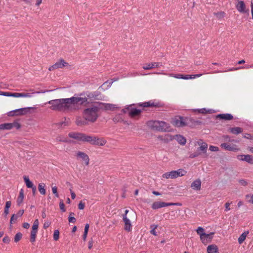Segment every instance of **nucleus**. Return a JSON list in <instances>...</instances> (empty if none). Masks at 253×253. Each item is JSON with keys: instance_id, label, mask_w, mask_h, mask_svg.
Listing matches in <instances>:
<instances>
[{"instance_id": "obj_47", "label": "nucleus", "mask_w": 253, "mask_h": 253, "mask_svg": "<svg viewBox=\"0 0 253 253\" xmlns=\"http://www.w3.org/2000/svg\"><path fill=\"white\" fill-rule=\"evenodd\" d=\"M210 150L212 152H216L219 151L218 147L214 146H210L209 148Z\"/></svg>"}, {"instance_id": "obj_35", "label": "nucleus", "mask_w": 253, "mask_h": 253, "mask_svg": "<svg viewBox=\"0 0 253 253\" xmlns=\"http://www.w3.org/2000/svg\"><path fill=\"white\" fill-rule=\"evenodd\" d=\"M11 204V203L10 201H7L5 203L4 213L5 214L6 216L9 213V208L10 207Z\"/></svg>"}, {"instance_id": "obj_51", "label": "nucleus", "mask_w": 253, "mask_h": 253, "mask_svg": "<svg viewBox=\"0 0 253 253\" xmlns=\"http://www.w3.org/2000/svg\"><path fill=\"white\" fill-rule=\"evenodd\" d=\"M7 116L9 117L17 116L16 115V112H15V110L8 112Z\"/></svg>"}, {"instance_id": "obj_3", "label": "nucleus", "mask_w": 253, "mask_h": 253, "mask_svg": "<svg viewBox=\"0 0 253 253\" xmlns=\"http://www.w3.org/2000/svg\"><path fill=\"white\" fill-rule=\"evenodd\" d=\"M122 217L124 222V229L127 232L131 231L132 224L135 223L137 219V215L135 212L133 211L126 210Z\"/></svg>"}, {"instance_id": "obj_25", "label": "nucleus", "mask_w": 253, "mask_h": 253, "mask_svg": "<svg viewBox=\"0 0 253 253\" xmlns=\"http://www.w3.org/2000/svg\"><path fill=\"white\" fill-rule=\"evenodd\" d=\"M208 253H218V248L215 245L212 244L209 245L207 247Z\"/></svg>"}, {"instance_id": "obj_34", "label": "nucleus", "mask_w": 253, "mask_h": 253, "mask_svg": "<svg viewBox=\"0 0 253 253\" xmlns=\"http://www.w3.org/2000/svg\"><path fill=\"white\" fill-rule=\"evenodd\" d=\"M55 140L57 142H68V140L67 139V138L63 135H59L57 136L55 138Z\"/></svg>"}, {"instance_id": "obj_32", "label": "nucleus", "mask_w": 253, "mask_h": 253, "mask_svg": "<svg viewBox=\"0 0 253 253\" xmlns=\"http://www.w3.org/2000/svg\"><path fill=\"white\" fill-rule=\"evenodd\" d=\"M38 190L41 194L45 195L46 193L45 184L43 183H39L38 185Z\"/></svg>"}, {"instance_id": "obj_12", "label": "nucleus", "mask_w": 253, "mask_h": 253, "mask_svg": "<svg viewBox=\"0 0 253 253\" xmlns=\"http://www.w3.org/2000/svg\"><path fill=\"white\" fill-rule=\"evenodd\" d=\"M76 156L78 160L82 161L86 166L88 165L89 158L86 154L82 151H77L76 154Z\"/></svg>"}, {"instance_id": "obj_45", "label": "nucleus", "mask_w": 253, "mask_h": 253, "mask_svg": "<svg viewBox=\"0 0 253 253\" xmlns=\"http://www.w3.org/2000/svg\"><path fill=\"white\" fill-rule=\"evenodd\" d=\"M225 13L224 12H219L214 14L217 18H222L225 16Z\"/></svg>"}, {"instance_id": "obj_22", "label": "nucleus", "mask_w": 253, "mask_h": 253, "mask_svg": "<svg viewBox=\"0 0 253 253\" xmlns=\"http://www.w3.org/2000/svg\"><path fill=\"white\" fill-rule=\"evenodd\" d=\"M174 140L181 145H184L186 143V139L180 134H176L174 135Z\"/></svg>"}, {"instance_id": "obj_8", "label": "nucleus", "mask_w": 253, "mask_h": 253, "mask_svg": "<svg viewBox=\"0 0 253 253\" xmlns=\"http://www.w3.org/2000/svg\"><path fill=\"white\" fill-rule=\"evenodd\" d=\"M188 119L181 116H176L173 118L171 123L175 127H184L187 124Z\"/></svg>"}, {"instance_id": "obj_44", "label": "nucleus", "mask_w": 253, "mask_h": 253, "mask_svg": "<svg viewBox=\"0 0 253 253\" xmlns=\"http://www.w3.org/2000/svg\"><path fill=\"white\" fill-rule=\"evenodd\" d=\"M239 183L242 186H247L248 184V182L245 179H241L239 180Z\"/></svg>"}, {"instance_id": "obj_52", "label": "nucleus", "mask_w": 253, "mask_h": 253, "mask_svg": "<svg viewBox=\"0 0 253 253\" xmlns=\"http://www.w3.org/2000/svg\"><path fill=\"white\" fill-rule=\"evenodd\" d=\"M85 207V204L84 203H83L82 201H81L79 205H78V208L80 210H83L84 209Z\"/></svg>"}, {"instance_id": "obj_19", "label": "nucleus", "mask_w": 253, "mask_h": 253, "mask_svg": "<svg viewBox=\"0 0 253 253\" xmlns=\"http://www.w3.org/2000/svg\"><path fill=\"white\" fill-rule=\"evenodd\" d=\"M35 109H36V108L33 107H25L16 109L15 110V112H16L17 116H23L29 113L30 110Z\"/></svg>"}, {"instance_id": "obj_64", "label": "nucleus", "mask_w": 253, "mask_h": 253, "mask_svg": "<svg viewBox=\"0 0 253 253\" xmlns=\"http://www.w3.org/2000/svg\"><path fill=\"white\" fill-rule=\"evenodd\" d=\"M71 195V198L72 199H75L76 198V194L75 192L71 190H70Z\"/></svg>"}, {"instance_id": "obj_59", "label": "nucleus", "mask_w": 253, "mask_h": 253, "mask_svg": "<svg viewBox=\"0 0 253 253\" xmlns=\"http://www.w3.org/2000/svg\"><path fill=\"white\" fill-rule=\"evenodd\" d=\"M12 125H13V127H15L17 128V129L19 128L20 127V125H19V124H18V123H16V122H14V123H12Z\"/></svg>"}, {"instance_id": "obj_40", "label": "nucleus", "mask_w": 253, "mask_h": 253, "mask_svg": "<svg viewBox=\"0 0 253 253\" xmlns=\"http://www.w3.org/2000/svg\"><path fill=\"white\" fill-rule=\"evenodd\" d=\"M164 139H165V140H166L168 141H172V140H174V135L172 136L169 134H166L165 136Z\"/></svg>"}, {"instance_id": "obj_1", "label": "nucleus", "mask_w": 253, "mask_h": 253, "mask_svg": "<svg viewBox=\"0 0 253 253\" xmlns=\"http://www.w3.org/2000/svg\"><path fill=\"white\" fill-rule=\"evenodd\" d=\"M87 102V97L84 94H80L71 98L52 100L47 103L51 105L50 108L52 110L73 111L78 109L80 106Z\"/></svg>"}, {"instance_id": "obj_33", "label": "nucleus", "mask_w": 253, "mask_h": 253, "mask_svg": "<svg viewBox=\"0 0 253 253\" xmlns=\"http://www.w3.org/2000/svg\"><path fill=\"white\" fill-rule=\"evenodd\" d=\"M218 118L226 120H231L233 119V116L229 114H220L218 116Z\"/></svg>"}, {"instance_id": "obj_16", "label": "nucleus", "mask_w": 253, "mask_h": 253, "mask_svg": "<svg viewBox=\"0 0 253 253\" xmlns=\"http://www.w3.org/2000/svg\"><path fill=\"white\" fill-rule=\"evenodd\" d=\"M98 106L99 109H101L105 111H115L118 108L116 105L109 103H100L98 104Z\"/></svg>"}, {"instance_id": "obj_14", "label": "nucleus", "mask_w": 253, "mask_h": 253, "mask_svg": "<svg viewBox=\"0 0 253 253\" xmlns=\"http://www.w3.org/2000/svg\"><path fill=\"white\" fill-rule=\"evenodd\" d=\"M220 146L224 150L229 151L238 152L240 150V148L237 145L234 144L223 143L221 144Z\"/></svg>"}, {"instance_id": "obj_48", "label": "nucleus", "mask_w": 253, "mask_h": 253, "mask_svg": "<svg viewBox=\"0 0 253 253\" xmlns=\"http://www.w3.org/2000/svg\"><path fill=\"white\" fill-rule=\"evenodd\" d=\"M59 206H60V209L62 211L64 212L66 211V209L65 208V205H64V204L63 201H62L60 202Z\"/></svg>"}, {"instance_id": "obj_15", "label": "nucleus", "mask_w": 253, "mask_h": 253, "mask_svg": "<svg viewBox=\"0 0 253 253\" xmlns=\"http://www.w3.org/2000/svg\"><path fill=\"white\" fill-rule=\"evenodd\" d=\"M69 64L63 59H60L56 62L54 65L49 68V70L53 71L57 69L68 67Z\"/></svg>"}, {"instance_id": "obj_38", "label": "nucleus", "mask_w": 253, "mask_h": 253, "mask_svg": "<svg viewBox=\"0 0 253 253\" xmlns=\"http://www.w3.org/2000/svg\"><path fill=\"white\" fill-rule=\"evenodd\" d=\"M245 198L249 203L253 204V194H247L245 196Z\"/></svg>"}, {"instance_id": "obj_9", "label": "nucleus", "mask_w": 253, "mask_h": 253, "mask_svg": "<svg viewBox=\"0 0 253 253\" xmlns=\"http://www.w3.org/2000/svg\"><path fill=\"white\" fill-rule=\"evenodd\" d=\"M34 93V92L30 93V92H14L12 93L10 92H5V96H8V97H13L15 98H30L32 97V94Z\"/></svg>"}, {"instance_id": "obj_54", "label": "nucleus", "mask_w": 253, "mask_h": 253, "mask_svg": "<svg viewBox=\"0 0 253 253\" xmlns=\"http://www.w3.org/2000/svg\"><path fill=\"white\" fill-rule=\"evenodd\" d=\"M2 241L4 242V243H9V241H10V239L9 238L7 237V236H5L3 239H2Z\"/></svg>"}, {"instance_id": "obj_4", "label": "nucleus", "mask_w": 253, "mask_h": 253, "mask_svg": "<svg viewBox=\"0 0 253 253\" xmlns=\"http://www.w3.org/2000/svg\"><path fill=\"white\" fill-rule=\"evenodd\" d=\"M82 138L83 139L82 141L88 142L92 145L103 146L106 143V141L103 138H99L95 136L88 135L84 134Z\"/></svg>"}, {"instance_id": "obj_13", "label": "nucleus", "mask_w": 253, "mask_h": 253, "mask_svg": "<svg viewBox=\"0 0 253 253\" xmlns=\"http://www.w3.org/2000/svg\"><path fill=\"white\" fill-rule=\"evenodd\" d=\"M236 8L238 12L242 14L249 13V9L247 8L245 3L243 0H239L236 4Z\"/></svg>"}, {"instance_id": "obj_18", "label": "nucleus", "mask_w": 253, "mask_h": 253, "mask_svg": "<svg viewBox=\"0 0 253 253\" xmlns=\"http://www.w3.org/2000/svg\"><path fill=\"white\" fill-rule=\"evenodd\" d=\"M176 204L174 203H167L163 202L156 201L152 204L151 207L153 210H157L160 208Z\"/></svg>"}, {"instance_id": "obj_46", "label": "nucleus", "mask_w": 253, "mask_h": 253, "mask_svg": "<svg viewBox=\"0 0 253 253\" xmlns=\"http://www.w3.org/2000/svg\"><path fill=\"white\" fill-rule=\"evenodd\" d=\"M199 113L205 114L207 113H211V110H207L205 108H203L198 110Z\"/></svg>"}, {"instance_id": "obj_63", "label": "nucleus", "mask_w": 253, "mask_h": 253, "mask_svg": "<svg viewBox=\"0 0 253 253\" xmlns=\"http://www.w3.org/2000/svg\"><path fill=\"white\" fill-rule=\"evenodd\" d=\"M93 246V241L91 240L88 242V249H91Z\"/></svg>"}, {"instance_id": "obj_11", "label": "nucleus", "mask_w": 253, "mask_h": 253, "mask_svg": "<svg viewBox=\"0 0 253 253\" xmlns=\"http://www.w3.org/2000/svg\"><path fill=\"white\" fill-rule=\"evenodd\" d=\"M39 221L38 219L34 220L33 224L32 226V230L30 235V241L34 243L36 240L37 233L38 232Z\"/></svg>"}, {"instance_id": "obj_43", "label": "nucleus", "mask_w": 253, "mask_h": 253, "mask_svg": "<svg viewBox=\"0 0 253 253\" xmlns=\"http://www.w3.org/2000/svg\"><path fill=\"white\" fill-rule=\"evenodd\" d=\"M139 106L144 107H147L152 106L153 104L151 103L150 102H144V103L139 104Z\"/></svg>"}, {"instance_id": "obj_23", "label": "nucleus", "mask_w": 253, "mask_h": 253, "mask_svg": "<svg viewBox=\"0 0 253 253\" xmlns=\"http://www.w3.org/2000/svg\"><path fill=\"white\" fill-rule=\"evenodd\" d=\"M83 133H76V132H70L68 135L70 138H74L76 140L82 141Z\"/></svg>"}, {"instance_id": "obj_26", "label": "nucleus", "mask_w": 253, "mask_h": 253, "mask_svg": "<svg viewBox=\"0 0 253 253\" xmlns=\"http://www.w3.org/2000/svg\"><path fill=\"white\" fill-rule=\"evenodd\" d=\"M159 67V65L157 63H151L146 64L143 65V68L144 70H150L155 68H158Z\"/></svg>"}, {"instance_id": "obj_6", "label": "nucleus", "mask_w": 253, "mask_h": 253, "mask_svg": "<svg viewBox=\"0 0 253 253\" xmlns=\"http://www.w3.org/2000/svg\"><path fill=\"white\" fill-rule=\"evenodd\" d=\"M124 113H127L132 118H138L141 115L142 110L135 107L133 105H129L123 109Z\"/></svg>"}, {"instance_id": "obj_31", "label": "nucleus", "mask_w": 253, "mask_h": 253, "mask_svg": "<svg viewBox=\"0 0 253 253\" xmlns=\"http://www.w3.org/2000/svg\"><path fill=\"white\" fill-rule=\"evenodd\" d=\"M13 128L12 123H6L0 125V129H10Z\"/></svg>"}, {"instance_id": "obj_60", "label": "nucleus", "mask_w": 253, "mask_h": 253, "mask_svg": "<svg viewBox=\"0 0 253 253\" xmlns=\"http://www.w3.org/2000/svg\"><path fill=\"white\" fill-rule=\"evenodd\" d=\"M24 211L23 210H21L18 211L17 214H16V215H17V217L21 216L23 215V214L24 213Z\"/></svg>"}, {"instance_id": "obj_56", "label": "nucleus", "mask_w": 253, "mask_h": 253, "mask_svg": "<svg viewBox=\"0 0 253 253\" xmlns=\"http://www.w3.org/2000/svg\"><path fill=\"white\" fill-rule=\"evenodd\" d=\"M30 226V224L27 222H24L22 224V227L25 229H28Z\"/></svg>"}, {"instance_id": "obj_7", "label": "nucleus", "mask_w": 253, "mask_h": 253, "mask_svg": "<svg viewBox=\"0 0 253 253\" xmlns=\"http://www.w3.org/2000/svg\"><path fill=\"white\" fill-rule=\"evenodd\" d=\"M148 125L152 128L158 130L167 131L169 128L168 124L164 122L151 121L148 123Z\"/></svg>"}, {"instance_id": "obj_21", "label": "nucleus", "mask_w": 253, "mask_h": 253, "mask_svg": "<svg viewBox=\"0 0 253 253\" xmlns=\"http://www.w3.org/2000/svg\"><path fill=\"white\" fill-rule=\"evenodd\" d=\"M190 187L195 191H199L201 188V181L199 178L193 181L190 185Z\"/></svg>"}, {"instance_id": "obj_36", "label": "nucleus", "mask_w": 253, "mask_h": 253, "mask_svg": "<svg viewBox=\"0 0 253 253\" xmlns=\"http://www.w3.org/2000/svg\"><path fill=\"white\" fill-rule=\"evenodd\" d=\"M89 224H86L85 225V227H84V235H83V240L84 241H85L86 240V237H87V233H88V229H89Z\"/></svg>"}, {"instance_id": "obj_42", "label": "nucleus", "mask_w": 253, "mask_h": 253, "mask_svg": "<svg viewBox=\"0 0 253 253\" xmlns=\"http://www.w3.org/2000/svg\"><path fill=\"white\" fill-rule=\"evenodd\" d=\"M21 237H22L21 233H17L15 235V237H14V241L15 242H18L21 239Z\"/></svg>"}, {"instance_id": "obj_55", "label": "nucleus", "mask_w": 253, "mask_h": 253, "mask_svg": "<svg viewBox=\"0 0 253 253\" xmlns=\"http://www.w3.org/2000/svg\"><path fill=\"white\" fill-rule=\"evenodd\" d=\"M244 137L247 139H253V136H252L250 134H245L244 135Z\"/></svg>"}, {"instance_id": "obj_58", "label": "nucleus", "mask_w": 253, "mask_h": 253, "mask_svg": "<svg viewBox=\"0 0 253 253\" xmlns=\"http://www.w3.org/2000/svg\"><path fill=\"white\" fill-rule=\"evenodd\" d=\"M122 120V118L120 117L119 115L116 116L113 119L114 122H119L120 120Z\"/></svg>"}, {"instance_id": "obj_50", "label": "nucleus", "mask_w": 253, "mask_h": 253, "mask_svg": "<svg viewBox=\"0 0 253 253\" xmlns=\"http://www.w3.org/2000/svg\"><path fill=\"white\" fill-rule=\"evenodd\" d=\"M50 222L49 221H45L43 224V227L44 229H46L50 225Z\"/></svg>"}, {"instance_id": "obj_37", "label": "nucleus", "mask_w": 253, "mask_h": 253, "mask_svg": "<svg viewBox=\"0 0 253 253\" xmlns=\"http://www.w3.org/2000/svg\"><path fill=\"white\" fill-rule=\"evenodd\" d=\"M197 234L200 236V238H201L206 233L204 232V229L202 227H199L196 230Z\"/></svg>"}, {"instance_id": "obj_49", "label": "nucleus", "mask_w": 253, "mask_h": 253, "mask_svg": "<svg viewBox=\"0 0 253 253\" xmlns=\"http://www.w3.org/2000/svg\"><path fill=\"white\" fill-rule=\"evenodd\" d=\"M17 215L16 214H13L12 215L10 221V223L12 224L13 222H15L17 220Z\"/></svg>"}, {"instance_id": "obj_57", "label": "nucleus", "mask_w": 253, "mask_h": 253, "mask_svg": "<svg viewBox=\"0 0 253 253\" xmlns=\"http://www.w3.org/2000/svg\"><path fill=\"white\" fill-rule=\"evenodd\" d=\"M69 221L70 222L74 223L76 221V218L74 216H69Z\"/></svg>"}, {"instance_id": "obj_53", "label": "nucleus", "mask_w": 253, "mask_h": 253, "mask_svg": "<svg viewBox=\"0 0 253 253\" xmlns=\"http://www.w3.org/2000/svg\"><path fill=\"white\" fill-rule=\"evenodd\" d=\"M231 205V203L229 202H226L225 204V211H227L230 210V206Z\"/></svg>"}, {"instance_id": "obj_28", "label": "nucleus", "mask_w": 253, "mask_h": 253, "mask_svg": "<svg viewBox=\"0 0 253 253\" xmlns=\"http://www.w3.org/2000/svg\"><path fill=\"white\" fill-rule=\"evenodd\" d=\"M229 131L234 134H238L243 132V130L239 127H231L229 128Z\"/></svg>"}, {"instance_id": "obj_2", "label": "nucleus", "mask_w": 253, "mask_h": 253, "mask_svg": "<svg viewBox=\"0 0 253 253\" xmlns=\"http://www.w3.org/2000/svg\"><path fill=\"white\" fill-rule=\"evenodd\" d=\"M99 109L98 104H94L90 107L84 109L83 116L85 121H82L80 118H77L76 120L77 125L83 126L85 125V121L91 123L95 122L99 116L98 114Z\"/></svg>"}, {"instance_id": "obj_41", "label": "nucleus", "mask_w": 253, "mask_h": 253, "mask_svg": "<svg viewBox=\"0 0 253 253\" xmlns=\"http://www.w3.org/2000/svg\"><path fill=\"white\" fill-rule=\"evenodd\" d=\"M52 191L53 193L57 198L59 197V194L57 192V187L56 186H52Z\"/></svg>"}, {"instance_id": "obj_61", "label": "nucleus", "mask_w": 253, "mask_h": 253, "mask_svg": "<svg viewBox=\"0 0 253 253\" xmlns=\"http://www.w3.org/2000/svg\"><path fill=\"white\" fill-rule=\"evenodd\" d=\"M223 137H224V139L225 141H229V142L233 141V140H230V137L228 135L224 136Z\"/></svg>"}, {"instance_id": "obj_30", "label": "nucleus", "mask_w": 253, "mask_h": 253, "mask_svg": "<svg viewBox=\"0 0 253 253\" xmlns=\"http://www.w3.org/2000/svg\"><path fill=\"white\" fill-rule=\"evenodd\" d=\"M23 179L25 183L26 186L28 188H31L34 186V184L32 181H30L29 178L27 176H24Z\"/></svg>"}, {"instance_id": "obj_29", "label": "nucleus", "mask_w": 253, "mask_h": 253, "mask_svg": "<svg viewBox=\"0 0 253 253\" xmlns=\"http://www.w3.org/2000/svg\"><path fill=\"white\" fill-rule=\"evenodd\" d=\"M24 197V195L23 190L21 189L19 192V196H18V197L17 199V201H16L17 204L18 206H20L23 203Z\"/></svg>"}, {"instance_id": "obj_24", "label": "nucleus", "mask_w": 253, "mask_h": 253, "mask_svg": "<svg viewBox=\"0 0 253 253\" xmlns=\"http://www.w3.org/2000/svg\"><path fill=\"white\" fill-rule=\"evenodd\" d=\"M197 143L199 146V149L203 153H206L208 148L207 143L203 142L202 140H200Z\"/></svg>"}, {"instance_id": "obj_10", "label": "nucleus", "mask_w": 253, "mask_h": 253, "mask_svg": "<svg viewBox=\"0 0 253 253\" xmlns=\"http://www.w3.org/2000/svg\"><path fill=\"white\" fill-rule=\"evenodd\" d=\"M169 76L171 77H173L176 79H184V80H189V79H193L196 78L200 77L202 76V74H196V75H183V74H169Z\"/></svg>"}, {"instance_id": "obj_39", "label": "nucleus", "mask_w": 253, "mask_h": 253, "mask_svg": "<svg viewBox=\"0 0 253 253\" xmlns=\"http://www.w3.org/2000/svg\"><path fill=\"white\" fill-rule=\"evenodd\" d=\"M59 238V231L58 230H55L53 234V239L55 241H57Z\"/></svg>"}, {"instance_id": "obj_20", "label": "nucleus", "mask_w": 253, "mask_h": 253, "mask_svg": "<svg viewBox=\"0 0 253 253\" xmlns=\"http://www.w3.org/2000/svg\"><path fill=\"white\" fill-rule=\"evenodd\" d=\"M214 234L213 232H211L210 234H205L200 238V240L204 245H207L211 242Z\"/></svg>"}, {"instance_id": "obj_62", "label": "nucleus", "mask_w": 253, "mask_h": 253, "mask_svg": "<svg viewBox=\"0 0 253 253\" xmlns=\"http://www.w3.org/2000/svg\"><path fill=\"white\" fill-rule=\"evenodd\" d=\"M42 0H36V6H39L42 3Z\"/></svg>"}, {"instance_id": "obj_27", "label": "nucleus", "mask_w": 253, "mask_h": 253, "mask_svg": "<svg viewBox=\"0 0 253 253\" xmlns=\"http://www.w3.org/2000/svg\"><path fill=\"white\" fill-rule=\"evenodd\" d=\"M249 234V231H247L243 232L238 238V243L240 244H242L244 241L246 240L248 235Z\"/></svg>"}, {"instance_id": "obj_5", "label": "nucleus", "mask_w": 253, "mask_h": 253, "mask_svg": "<svg viewBox=\"0 0 253 253\" xmlns=\"http://www.w3.org/2000/svg\"><path fill=\"white\" fill-rule=\"evenodd\" d=\"M187 173V171L182 169H179L176 170H171L167 172L162 175L164 179H175L178 177L184 176Z\"/></svg>"}, {"instance_id": "obj_17", "label": "nucleus", "mask_w": 253, "mask_h": 253, "mask_svg": "<svg viewBox=\"0 0 253 253\" xmlns=\"http://www.w3.org/2000/svg\"><path fill=\"white\" fill-rule=\"evenodd\" d=\"M237 158L239 161H245L248 163L253 165V156L247 154H241L237 156Z\"/></svg>"}]
</instances>
